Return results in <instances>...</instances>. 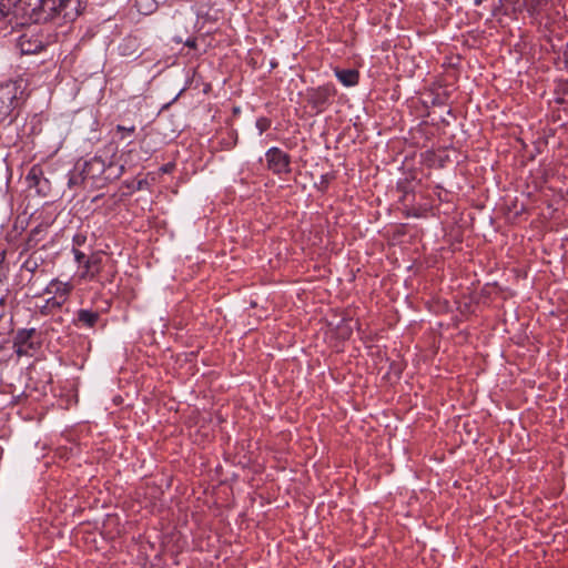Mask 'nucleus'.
Here are the masks:
<instances>
[{"instance_id": "f257e3e1", "label": "nucleus", "mask_w": 568, "mask_h": 568, "mask_svg": "<svg viewBox=\"0 0 568 568\" xmlns=\"http://www.w3.org/2000/svg\"><path fill=\"white\" fill-rule=\"evenodd\" d=\"M84 0H44L36 13V22H54L59 26L73 22L83 11Z\"/></svg>"}, {"instance_id": "f03ea898", "label": "nucleus", "mask_w": 568, "mask_h": 568, "mask_svg": "<svg viewBox=\"0 0 568 568\" xmlns=\"http://www.w3.org/2000/svg\"><path fill=\"white\" fill-rule=\"evenodd\" d=\"M105 160L100 155H94L85 161L81 171L73 173L69 179V185L84 183L91 187L102 189L105 186Z\"/></svg>"}, {"instance_id": "7ed1b4c3", "label": "nucleus", "mask_w": 568, "mask_h": 568, "mask_svg": "<svg viewBox=\"0 0 568 568\" xmlns=\"http://www.w3.org/2000/svg\"><path fill=\"white\" fill-rule=\"evenodd\" d=\"M335 94L336 89L334 84L327 83L317 88L308 89L306 100L316 113H321L331 104V100Z\"/></svg>"}, {"instance_id": "20e7f679", "label": "nucleus", "mask_w": 568, "mask_h": 568, "mask_svg": "<svg viewBox=\"0 0 568 568\" xmlns=\"http://www.w3.org/2000/svg\"><path fill=\"white\" fill-rule=\"evenodd\" d=\"M267 168L277 175L291 172V156L281 149L273 146L265 153Z\"/></svg>"}, {"instance_id": "39448f33", "label": "nucleus", "mask_w": 568, "mask_h": 568, "mask_svg": "<svg viewBox=\"0 0 568 568\" xmlns=\"http://www.w3.org/2000/svg\"><path fill=\"white\" fill-rule=\"evenodd\" d=\"M36 337H39L36 328L19 331L13 343L17 355H28L29 351H36L39 345V341H36Z\"/></svg>"}, {"instance_id": "423d86ee", "label": "nucleus", "mask_w": 568, "mask_h": 568, "mask_svg": "<svg viewBox=\"0 0 568 568\" xmlns=\"http://www.w3.org/2000/svg\"><path fill=\"white\" fill-rule=\"evenodd\" d=\"M26 180L28 182V186L30 189H36L37 193L42 196L49 195L51 191V183L44 176L43 170L40 165H33L27 176Z\"/></svg>"}, {"instance_id": "0eeeda50", "label": "nucleus", "mask_w": 568, "mask_h": 568, "mask_svg": "<svg viewBox=\"0 0 568 568\" xmlns=\"http://www.w3.org/2000/svg\"><path fill=\"white\" fill-rule=\"evenodd\" d=\"M17 103V89L14 87L0 88V122L12 113Z\"/></svg>"}, {"instance_id": "6e6552de", "label": "nucleus", "mask_w": 568, "mask_h": 568, "mask_svg": "<svg viewBox=\"0 0 568 568\" xmlns=\"http://www.w3.org/2000/svg\"><path fill=\"white\" fill-rule=\"evenodd\" d=\"M73 290V286L68 282H61L57 278L52 280L43 290V294L50 295L58 301L65 304Z\"/></svg>"}, {"instance_id": "1a4fd4ad", "label": "nucleus", "mask_w": 568, "mask_h": 568, "mask_svg": "<svg viewBox=\"0 0 568 568\" xmlns=\"http://www.w3.org/2000/svg\"><path fill=\"white\" fill-rule=\"evenodd\" d=\"M100 321V313L97 311L80 308L77 311L72 323L79 328H93Z\"/></svg>"}, {"instance_id": "9d476101", "label": "nucleus", "mask_w": 568, "mask_h": 568, "mask_svg": "<svg viewBox=\"0 0 568 568\" xmlns=\"http://www.w3.org/2000/svg\"><path fill=\"white\" fill-rule=\"evenodd\" d=\"M18 6H20L19 0H0V23L4 21L12 24L17 18Z\"/></svg>"}, {"instance_id": "9b49d317", "label": "nucleus", "mask_w": 568, "mask_h": 568, "mask_svg": "<svg viewBox=\"0 0 568 568\" xmlns=\"http://www.w3.org/2000/svg\"><path fill=\"white\" fill-rule=\"evenodd\" d=\"M18 47L23 54H33L39 52L43 48V44L38 38L22 34L18 40Z\"/></svg>"}, {"instance_id": "f8f14e48", "label": "nucleus", "mask_w": 568, "mask_h": 568, "mask_svg": "<svg viewBox=\"0 0 568 568\" xmlns=\"http://www.w3.org/2000/svg\"><path fill=\"white\" fill-rule=\"evenodd\" d=\"M337 80L345 87H354L359 81V72L355 69H335Z\"/></svg>"}, {"instance_id": "ddd939ff", "label": "nucleus", "mask_w": 568, "mask_h": 568, "mask_svg": "<svg viewBox=\"0 0 568 568\" xmlns=\"http://www.w3.org/2000/svg\"><path fill=\"white\" fill-rule=\"evenodd\" d=\"M101 257L99 255H91L85 260L83 265L84 273L82 277L93 278L100 272Z\"/></svg>"}, {"instance_id": "4468645a", "label": "nucleus", "mask_w": 568, "mask_h": 568, "mask_svg": "<svg viewBox=\"0 0 568 568\" xmlns=\"http://www.w3.org/2000/svg\"><path fill=\"white\" fill-rule=\"evenodd\" d=\"M124 172V165L113 163L112 161H105V185L116 179H119Z\"/></svg>"}, {"instance_id": "2eb2a0df", "label": "nucleus", "mask_w": 568, "mask_h": 568, "mask_svg": "<svg viewBox=\"0 0 568 568\" xmlns=\"http://www.w3.org/2000/svg\"><path fill=\"white\" fill-rule=\"evenodd\" d=\"M64 304L57 298L50 296L44 300V303L38 306L39 313L42 316L53 315L55 311L60 310Z\"/></svg>"}, {"instance_id": "dca6fc26", "label": "nucleus", "mask_w": 568, "mask_h": 568, "mask_svg": "<svg viewBox=\"0 0 568 568\" xmlns=\"http://www.w3.org/2000/svg\"><path fill=\"white\" fill-rule=\"evenodd\" d=\"M379 363L385 362L389 366L388 374H394L396 377L399 376V374L403 371V362L400 357H397V359H392V357H378Z\"/></svg>"}, {"instance_id": "f3484780", "label": "nucleus", "mask_w": 568, "mask_h": 568, "mask_svg": "<svg viewBox=\"0 0 568 568\" xmlns=\"http://www.w3.org/2000/svg\"><path fill=\"white\" fill-rule=\"evenodd\" d=\"M20 7L22 10L28 11L30 13L31 19L33 18V13L38 11L44 0H19Z\"/></svg>"}, {"instance_id": "a211bd4d", "label": "nucleus", "mask_w": 568, "mask_h": 568, "mask_svg": "<svg viewBox=\"0 0 568 568\" xmlns=\"http://www.w3.org/2000/svg\"><path fill=\"white\" fill-rule=\"evenodd\" d=\"M44 227L42 225H38L34 229H32L29 233L27 245L29 247L36 246L38 242L42 239Z\"/></svg>"}, {"instance_id": "6ab92c4d", "label": "nucleus", "mask_w": 568, "mask_h": 568, "mask_svg": "<svg viewBox=\"0 0 568 568\" xmlns=\"http://www.w3.org/2000/svg\"><path fill=\"white\" fill-rule=\"evenodd\" d=\"M39 267V263H38V258L34 257L33 255L29 256L22 264V268L24 271H28L30 272L31 274H33Z\"/></svg>"}, {"instance_id": "aec40b11", "label": "nucleus", "mask_w": 568, "mask_h": 568, "mask_svg": "<svg viewBox=\"0 0 568 568\" xmlns=\"http://www.w3.org/2000/svg\"><path fill=\"white\" fill-rule=\"evenodd\" d=\"M115 130L119 134H121L120 138L123 140V139H125L126 135H131L135 132V126L134 125L125 126L122 124H118L115 126Z\"/></svg>"}, {"instance_id": "412c9836", "label": "nucleus", "mask_w": 568, "mask_h": 568, "mask_svg": "<svg viewBox=\"0 0 568 568\" xmlns=\"http://www.w3.org/2000/svg\"><path fill=\"white\" fill-rule=\"evenodd\" d=\"M333 179V175L326 173V174H322L321 175V181L320 183L317 184V187L321 190V191H325L331 182V180Z\"/></svg>"}, {"instance_id": "4be33fe9", "label": "nucleus", "mask_w": 568, "mask_h": 568, "mask_svg": "<svg viewBox=\"0 0 568 568\" xmlns=\"http://www.w3.org/2000/svg\"><path fill=\"white\" fill-rule=\"evenodd\" d=\"M270 120H267L266 118H260L256 120V128L258 129L260 131V134H262L263 132H265L268 128H270Z\"/></svg>"}, {"instance_id": "5701e85b", "label": "nucleus", "mask_w": 568, "mask_h": 568, "mask_svg": "<svg viewBox=\"0 0 568 568\" xmlns=\"http://www.w3.org/2000/svg\"><path fill=\"white\" fill-rule=\"evenodd\" d=\"M144 2L146 3L145 9H148L149 11H151L155 7L154 1L152 0H136V6L139 10H142L144 8Z\"/></svg>"}, {"instance_id": "b1692460", "label": "nucleus", "mask_w": 568, "mask_h": 568, "mask_svg": "<svg viewBox=\"0 0 568 568\" xmlns=\"http://www.w3.org/2000/svg\"><path fill=\"white\" fill-rule=\"evenodd\" d=\"M73 254H74L75 262L81 265H84L88 256L83 252H81L80 250H77V248H73Z\"/></svg>"}, {"instance_id": "393cba45", "label": "nucleus", "mask_w": 568, "mask_h": 568, "mask_svg": "<svg viewBox=\"0 0 568 568\" xmlns=\"http://www.w3.org/2000/svg\"><path fill=\"white\" fill-rule=\"evenodd\" d=\"M185 44L189 47V48H193L195 49L196 48V39H187Z\"/></svg>"}, {"instance_id": "a878e982", "label": "nucleus", "mask_w": 568, "mask_h": 568, "mask_svg": "<svg viewBox=\"0 0 568 568\" xmlns=\"http://www.w3.org/2000/svg\"><path fill=\"white\" fill-rule=\"evenodd\" d=\"M145 184H146V181H144V180L138 181L136 190H139V191L142 190Z\"/></svg>"}, {"instance_id": "bb28decb", "label": "nucleus", "mask_w": 568, "mask_h": 568, "mask_svg": "<svg viewBox=\"0 0 568 568\" xmlns=\"http://www.w3.org/2000/svg\"><path fill=\"white\" fill-rule=\"evenodd\" d=\"M73 241H74V243L80 245L84 241V237L80 236V235H75Z\"/></svg>"}, {"instance_id": "cd10ccee", "label": "nucleus", "mask_w": 568, "mask_h": 568, "mask_svg": "<svg viewBox=\"0 0 568 568\" xmlns=\"http://www.w3.org/2000/svg\"><path fill=\"white\" fill-rule=\"evenodd\" d=\"M55 323L61 324L63 322V318L61 316L53 320Z\"/></svg>"}, {"instance_id": "c85d7f7f", "label": "nucleus", "mask_w": 568, "mask_h": 568, "mask_svg": "<svg viewBox=\"0 0 568 568\" xmlns=\"http://www.w3.org/2000/svg\"><path fill=\"white\" fill-rule=\"evenodd\" d=\"M483 0H474L475 6H480Z\"/></svg>"}, {"instance_id": "c756f323", "label": "nucleus", "mask_w": 568, "mask_h": 568, "mask_svg": "<svg viewBox=\"0 0 568 568\" xmlns=\"http://www.w3.org/2000/svg\"><path fill=\"white\" fill-rule=\"evenodd\" d=\"M164 172H169V165L163 169Z\"/></svg>"}, {"instance_id": "7c9ffc66", "label": "nucleus", "mask_w": 568, "mask_h": 568, "mask_svg": "<svg viewBox=\"0 0 568 568\" xmlns=\"http://www.w3.org/2000/svg\"><path fill=\"white\" fill-rule=\"evenodd\" d=\"M145 153L150 156L151 155V151L150 150H145Z\"/></svg>"}, {"instance_id": "2f4dec72", "label": "nucleus", "mask_w": 568, "mask_h": 568, "mask_svg": "<svg viewBox=\"0 0 568 568\" xmlns=\"http://www.w3.org/2000/svg\"><path fill=\"white\" fill-rule=\"evenodd\" d=\"M3 348H4V347H3V346H1V347H0V351H1V349H3Z\"/></svg>"}]
</instances>
